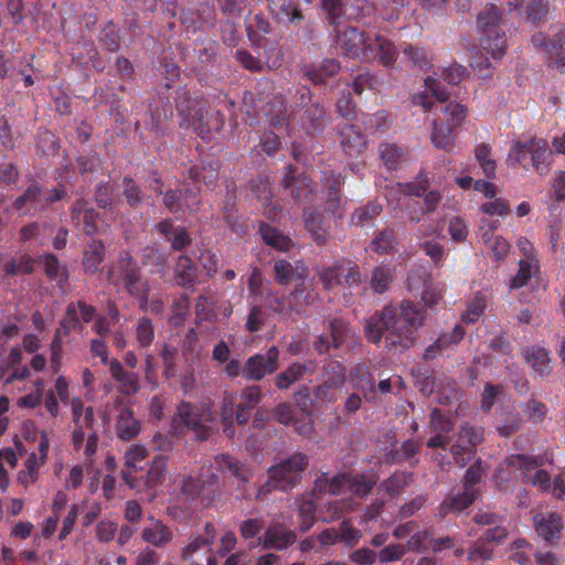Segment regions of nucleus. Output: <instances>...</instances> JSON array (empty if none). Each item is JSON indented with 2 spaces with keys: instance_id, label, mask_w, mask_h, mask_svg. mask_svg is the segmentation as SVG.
Returning <instances> with one entry per match:
<instances>
[{
  "instance_id": "nucleus-26",
  "label": "nucleus",
  "mask_w": 565,
  "mask_h": 565,
  "mask_svg": "<svg viewBox=\"0 0 565 565\" xmlns=\"http://www.w3.org/2000/svg\"><path fill=\"white\" fill-rule=\"evenodd\" d=\"M430 423L436 435L427 441V446L430 448L439 447L445 449L450 444L449 433L452 431L454 427L451 422L439 411L434 409Z\"/></svg>"
},
{
  "instance_id": "nucleus-18",
  "label": "nucleus",
  "mask_w": 565,
  "mask_h": 565,
  "mask_svg": "<svg viewBox=\"0 0 565 565\" xmlns=\"http://www.w3.org/2000/svg\"><path fill=\"white\" fill-rule=\"evenodd\" d=\"M141 540L157 548H163L173 541V530L163 521L154 516H148L147 523L143 525Z\"/></svg>"
},
{
  "instance_id": "nucleus-7",
  "label": "nucleus",
  "mask_w": 565,
  "mask_h": 565,
  "mask_svg": "<svg viewBox=\"0 0 565 565\" xmlns=\"http://www.w3.org/2000/svg\"><path fill=\"white\" fill-rule=\"evenodd\" d=\"M316 299V294L310 282L306 279L296 285L295 290L288 296L277 298L275 305L271 306L273 310L279 315L295 319L301 315L303 307L310 306Z\"/></svg>"
},
{
  "instance_id": "nucleus-19",
  "label": "nucleus",
  "mask_w": 565,
  "mask_h": 565,
  "mask_svg": "<svg viewBox=\"0 0 565 565\" xmlns=\"http://www.w3.org/2000/svg\"><path fill=\"white\" fill-rule=\"evenodd\" d=\"M334 376L327 379L323 384L313 390L315 399L321 404H330L337 401L335 391L341 388L344 384L345 377L342 367L338 363L330 364Z\"/></svg>"
},
{
  "instance_id": "nucleus-43",
  "label": "nucleus",
  "mask_w": 565,
  "mask_h": 565,
  "mask_svg": "<svg viewBox=\"0 0 565 565\" xmlns=\"http://www.w3.org/2000/svg\"><path fill=\"white\" fill-rule=\"evenodd\" d=\"M501 23V14L497 7L484 8L477 18V24L482 32H493Z\"/></svg>"
},
{
  "instance_id": "nucleus-40",
  "label": "nucleus",
  "mask_w": 565,
  "mask_h": 565,
  "mask_svg": "<svg viewBox=\"0 0 565 565\" xmlns=\"http://www.w3.org/2000/svg\"><path fill=\"white\" fill-rule=\"evenodd\" d=\"M475 158L480 164L484 175L488 179H494L497 173V162L492 158V149L489 145L480 143L475 148Z\"/></svg>"
},
{
  "instance_id": "nucleus-23",
  "label": "nucleus",
  "mask_w": 565,
  "mask_h": 565,
  "mask_svg": "<svg viewBox=\"0 0 565 565\" xmlns=\"http://www.w3.org/2000/svg\"><path fill=\"white\" fill-rule=\"evenodd\" d=\"M109 372L111 377L118 383L120 393L132 395L139 391V375L125 371L118 360L114 359L109 361Z\"/></svg>"
},
{
  "instance_id": "nucleus-61",
  "label": "nucleus",
  "mask_w": 565,
  "mask_h": 565,
  "mask_svg": "<svg viewBox=\"0 0 565 565\" xmlns=\"http://www.w3.org/2000/svg\"><path fill=\"white\" fill-rule=\"evenodd\" d=\"M148 452L143 446L134 445L125 454V466L128 469L140 470L139 463L143 461Z\"/></svg>"
},
{
  "instance_id": "nucleus-63",
  "label": "nucleus",
  "mask_w": 565,
  "mask_h": 565,
  "mask_svg": "<svg viewBox=\"0 0 565 565\" xmlns=\"http://www.w3.org/2000/svg\"><path fill=\"white\" fill-rule=\"evenodd\" d=\"M531 139L529 141H514L511 146V149L507 156V162L511 166L516 163H521L526 154L531 151Z\"/></svg>"
},
{
  "instance_id": "nucleus-31",
  "label": "nucleus",
  "mask_w": 565,
  "mask_h": 565,
  "mask_svg": "<svg viewBox=\"0 0 565 565\" xmlns=\"http://www.w3.org/2000/svg\"><path fill=\"white\" fill-rule=\"evenodd\" d=\"M158 231L164 235L174 250H181L191 243V237L184 227H174L171 220H164L157 225Z\"/></svg>"
},
{
  "instance_id": "nucleus-29",
  "label": "nucleus",
  "mask_w": 565,
  "mask_h": 565,
  "mask_svg": "<svg viewBox=\"0 0 565 565\" xmlns=\"http://www.w3.org/2000/svg\"><path fill=\"white\" fill-rule=\"evenodd\" d=\"M477 499V490L475 488L466 487L461 493L448 497L440 504V514L460 513L470 507Z\"/></svg>"
},
{
  "instance_id": "nucleus-51",
  "label": "nucleus",
  "mask_w": 565,
  "mask_h": 565,
  "mask_svg": "<svg viewBox=\"0 0 565 565\" xmlns=\"http://www.w3.org/2000/svg\"><path fill=\"white\" fill-rule=\"evenodd\" d=\"M63 334H70L72 331H81L82 324L77 312V306L72 302L67 306L64 318L60 322L58 329Z\"/></svg>"
},
{
  "instance_id": "nucleus-27",
  "label": "nucleus",
  "mask_w": 565,
  "mask_h": 565,
  "mask_svg": "<svg viewBox=\"0 0 565 565\" xmlns=\"http://www.w3.org/2000/svg\"><path fill=\"white\" fill-rule=\"evenodd\" d=\"M315 371L313 363H292L284 372L275 377V384L278 390H288L291 385L299 382L306 374Z\"/></svg>"
},
{
  "instance_id": "nucleus-54",
  "label": "nucleus",
  "mask_w": 565,
  "mask_h": 565,
  "mask_svg": "<svg viewBox=\"0 0 565 565\" xmlns=\"http://www.w3.org/2000/svg\"><path fill=\"white\" fill-rule=\"evenodd\" d=\"M166 470V459L163 457L154 458L146 476V486L148 488L156 487L163 478Z\"/></svg>"
},
{
  "instance_id": "nucleus-44",
  "label": "nucleus",
  "mask_w": 565,
  "mask_h": 565,
  "mask_svg": "<svg viewBox=\"0 0 565 565\" xmlns=\"http://www.w3.org/2000/svg\"><path fill=\"white\" fill-rule=\"evenodd\" d=\"M175 276L178 284L182 287H189L195 279V266L188 256H180L175 265Z\"/></svg>"
},
{
  "instance_id": "nucleus-11",
  "label": "nucleus",
  "mask_w": 565,
  "mask_h": 565,
  "mask_svg": "<svg viewBox=\"0 0 565 565\" xmlns=\"http://www.w3.org/2000/svg\"><path fill=\"white\" fill-rule=\"evenodd\" d=\"M482 439L483 429L481 427L463 425L457 441L450 447L455 462L459 467H465L473 458L476 447Z\"/></svg>"
},
{
  "instance_id": "nucleus-25",
  "label": "nucleus",
  "mask_w": 565,
  "mask_h": 565,
  "mask_svg": "<svg viewBox=\"0 0 565 565\" xmlns=\"http://www.w3.org/2000/svg\"><path fill=\"white\" fill-rule=\"evenodd\" d=\"M340 145L350 157H358L366 149L364 136L353 125H345L340 129Z\"/></svg>"
},
{
  "instance_id": "nucleus-30",
  "label": "nucleus",
  "mask_w": 565,
  "mask_h": 565,
  "mask_svg": "<svg viewBox=\"0 0 565 565\" xmlns=\"http://www.w3.org/2000/svg\"><path fill=\"white\" fill-rule=\"evenodd\" d=\"M530 148L533 169L540 174H546L550 171V159L552 156L546 140L531 138Z\"/></svg>"
},
{
  "instance_id": "nucleus-49",
  "label": "nucleus",
  "mask_w": 565,
  "mask_h": 565,
  "mask_svg": "<svg viewBox=\"0 0 565 565\" xmlns=\"http://www.w3.org/2000/svg\"><path fill=\"white\" fill-rule=\"evenodd\" d=\"M136 340L141 348H148L154 340V327L151 320L142 317L138 320L136 327Z\"/></svg>"
},
{
  "instance_id": "nucleus-9",
  "label": "nucleus",
  "mask_w": 565,
  "mask_h": 565,
  "mask_svg": "<svg viewBox=\"0 0 565 565\" xmlns=\"http://www.w3.org/2000/svg\"><path fill=\"white\" fill-rule=\"evenodd\" d=\"M279 350L273 345L262 353L249 356L242 367V374L249 381H262L266 375L273 374L279 366Z\"/></svg>"
},
{
  "instance_id": "nucleus-1",
  "label": "nucleus",
  "mask_w": 565,
  "mask_h": 565,
  "mask_svg": "<svg viewBox=\"0 0 565 565\" xmlns=\"http://www.w3.org/2000/svg\"><path fill=\"white\" fill-rule=\"evenodd\" d=\"M424 312L411 301H403L398 312L386 306L377 316L370 317L365 322V334L370 342L380 343L385 334V348L388 350L405 351L414 345L416 331L423 327Z\"/></svg>"
},
{
  "instance_id": "nucleus-12",
  "label": "nucleus",
  "mask_w": 565,
  "mask_h": 565,
  "mask_svg": "<svg viewBox=\"0 0 565 565\" xmlns=\"http://www.w3.org/2000/svg\"><path fill=\"white\" fill-rule=\"evenodd\" d=\"M71 409L74 422V430L72 434V444L75 449L83 446L86 434L94 429V411L93 407H85L79 397H74L71 401Z\"/></svg>"
},
{
  "instance_id": "nucleus-13",
  "label": "nucleus",
  "mask_w": 565,
  "mask_h": 565,
  "mask_svg": "<svg viewBox=\"0 0 565 565\" xmlns=\"http://www.w3.org/2000/svg\"><path fill=\"white\" fill-rule=\"evenodd\" d=\"M509 463L511 467L520 470L532 486L539 487L543 491H547L551 488L548 473L545 470L536 469L543 465L542 460L525 455H513L509 458Z\"/></svg>"
},
{
  "instance_id": "nucleus-39",
  "label": "nucleus",
  "mask_w": 565,
  "mask_h": 565,
  "mask_svg": "<svg viewBox=\"0 0 565 565\" xmlns=\"http://www.w3.org/2000/svg\"><path fill=\"white\" fill-rule=\"evenodd\" d=\"M340 68L335 60H324L318 68H306L305 75L313 84H322L328 77L333 76Z\"/></svg>"
},
{
  "instance_id": "nucleus-2",
  "label": "nucleus",
  "mask_w": 565,
  "mask_h": 565,
  "mask_svg": "<svg viewBox=\"0 0 565 565\" xmlns=\"http://www.w3.org/2000/svg\"><path fill=\"white\" fill-rule=\"evenodd\" d=\"M177 110L181 117V127L193 128L203 139L224 125V116L220 110L211 108L204 99H191L186 93H181L177 99Z\"/></svg>"
},
{
  "instance_id": "nucleus-3",
  "label": "nucleus",
  "mask_w": 565,
  "mask_h": 565,
  "mask_svg": "<svg viewBox=\"0 0 565 565\" xmlns=\"http://www.w3.org/2000/svg\"><path fill=\"white\" fill-rule=\"evenodd\" d=\"M119 278L116 279L110 273L109 279L116 286L127 291L130 296L138 300L140 310L148 311V296L150 292V285L146 278L141 276L140 269L129 252L120 254L118 260Z\"/></svg>"
},
{
  "instance_id": "nucleus-36",
  "label": "nucleus",
  "mask_w": 565,
  "mask_h": 565,
  "mask_svg": "<svg viewBox=\"0 0 565 565\" xmlns=\"http://www.w3.org/2000/svg\"><path fill=\"white\" fill-rule=\"evenodd\" d=\"M215 461L221 470L237 478L242 482H247L252 477L250 470L245 466L239 465L238 461H236L230 455L217 456L215 458Z\"/></svg>"
},
{
  "instance_id": "nucleus-10",
  "label": "nucleus",
  "mask_w": 565,
  "mask_h": 565,
  "mask_svg": "<svg viewBox=\"0 0 565 565\" xmlns=\"http://www.w3.org/2000/svg\"><path fill=\"white\" fill-rule=\"evenodd\" d=\"M217 477L212 472L210 467L202 468L200 479L192 476L182 478L181 491L184 501L198 500L202 495L201 503H210L212 495L215 492Z\"/></svg>"
},
{
  "instance_id": "nucleus-55",
  "label": "nucleus",
  "mask_w": 565,
  "mask_h": 565,
  "mask_svg": "<svg viewBox=\"0 0 565 565\" xmlns=\"http://www.w3.org/2000/svg\"><path fill=\"white\" fill-rule=\"evenodd\" d=\"M404 54L409 58L414 66L426 70L430 66L431 56L422 47L407 45L404 47Z\"/></svg>"
},
{
  "instance_id": "nucleus-14",
  "label": "nucleus",
  "mask_w": 565,
  "mask_h": 565,
  "mask_svg": "<svg viewBox=\"0 0 565 565\" xmlns=\"http://www.w3.org/2000/svg\"><path fill=\"white\" fill-rule=\"evenodd\" d=\"M178 416L186 427L201 430V438L207 436L211 424L214 422L213 413L209 406L198 408L185 402L178 406Z\"/></svg>"
},
{
  "instance_id": "nucleus-52",
  "label": "nucleus",
  "mask_w": 565,
  "mask_h": 565,
  "mask_svg": "<svg viewBox=\"0 0 565 565\" xmlns=\"http://www.w3.org/2000/svg\"><path fill=\"white\" fill-rule=\"evenodd\" d=\"M117 532V523L109 519H104L96 525L95 537L100 543H110L116 539Z\"/></svg>"
},
{
  "instance_id": "nucleus-48",
  "label": "nucleus",
  "mask_w": 565,
  "mask_h": 565,
  "mask_svg": "<svg viewBox=\"0 0 565 565\" xmlns=\"http://www.w3.org/2000/svg\"><path fill=\"white\" fill-rule=\"evenodd\" d=\"M539 271V264L519 260V270L510 280V288L518 289L525 286L530 278Z\"/></svg>"
},
{
  "instance_id": "nucleus-4",
  "label": "nucleus",
  "mask_w": 565,
  "mask_h": 565,
  "mask_svg": "<svg viewBox=\"0 0 565 565\" xmlns=\"http://www.w3.org/2000/svg\"><path fill=\"white\" fill-rule=\"evenodd\" d=\"M308 463L309 458L306 455L296 452L280 463L270 467L268 469V480L266 484L259 489V494L266 493L270 489L287 491L294 488Z\"/></svg>"
},
{
  "instance_id": "nucleus-24",
  "label": "nucleus",
  "mask_w": 565,
  "mask_h": 565,
  "mask_svg": "<svg viewBox=\"0 0 565 565\" xmlns=\"http://www.w3.org/2000/svg\"><path fill=\"white\" fill-rule=\"evenodd\" d=\"M275 277L278 284L287 285L291 281L299 284L300 281L307 278L308 269L307 267L297 262L295 265L287 260H278L274 266Z\"/></svg>"
},
{
  "instance_id": "nucleus-17",
  "label": "nucleus",
  "mask_w": 565,
  "mask_h": 565,
  "mask_svg": "<svg viewBox=\"0 0 565 565\" xmlns=\"http://www.w3.org/2000/svg\"><path fill=\"white\" fill-rule=\"evenodd\" d=\"M297 535L294 531L284 527L280 524L269 526L263 537H257L256 542H250V548L262 545L265 550H285L296 542Z\"/></svg>"
},
{
  "instance_id": "nucleus-21",
  "label": "nucleus",
  "mask_w": 565,
  "mask_h": 565,
  "mask_svg": "<svg viewBox=\"0 0 565 565\" xmlns=\"http://www.w3.org/2000/svg\"><path fill=\"white\" fill-rule=\"evenodd\" d=\"M425 87L430 95L427 92H419L414 94L412 97V103L423 107L425 110H429L434 106L431 96H434L438 102H446L449 98V92L443 87L438 78L434 76L425 78Z\"/></svg>"
},
{
  "instance_id": "nucleus-41",
  "label": "nucleus",
  "mask_w": 565,
  "mask_h": 565,
  "mask_svg": "<svg viewBox=\"0 0 565 565\" xmlns=\"http://www.w3.org/2000/svg\"><path fill=\"white\" fill-rule=\"evenodd\" d=\"M104 260V245L99 241H94L85 250L83 265L87 274H94L99 269Z\"/></svg>"
},
{
  "instance_id": "nucleus-59",
  "label": "nucleus",
  "mask_w": 565,
  "mask_h": 565,
  "mask_svg": "<svg viewBox=\"0 0 565 565\" xmlns=\"http://www.w3.org/2000/svg\"><path fill=\"white\" fill-rule=\"evenodd\" d=\"M343 1L345 2L344 15H348L349 18L356 19L370 15L374 11L373 4L367 0H353L352 3H349L348 0Z\"/></svg>"
},
{
  "instance_id": "nucleus-35",
  "label": "nucleus",
  "mask_w": 565,
  "mask_h": 565,
  "mask_svg": "<svg viewBox=\"0 0 565 565\" xmlns=\"http://www.w3.org/2000/svg\"><path fill=\"white\" fill-rule=\"evenodd\" d=\"M19 457L12 448L0 449V489L6 492L10 484L9 471L14 469Z\"/></svg>"
},
{
  "instance_id": "nucleus-46",
  "label": "nucleus",
  "mask_w": 565,
  "mask_h": 565,
  "mask_svg": "<svg viewBox=\"0 0 565 565\" xmlns=\"http://www.w3.org/2000/svg\"><path fill=\"white\" fill-rule=\"evenodd\" d=\"M317 276L326 290H332L342 281L339 262L334 263L332 266L318 267Z\"/></svg>"
},
{
  "instance_id": "nucleus-32",
  "label": "nucleus",
  "mask_w": 565,
  "mask_h": 565,
  "mask_svg": "<svg viewBox=\"0 0 565 565\" xmlns=\"http://www.w3.org/2000/svg\"><path fill=\"white\" fill-rule=\"evenodd\" d=\"M72 213L73 218L77 222L78 225L82 222L83 231L86 234L93 235L97 232V213L92 207H88L85 201H77L72 209Z\"/></svg>"
},
{
  "instance_id": "nucleus-58",
  "label": "nucleus",
  "mask_w": 565,
  "mask_h": 565,
  "mask_svg": "<svg viewBox=\"0 0 565 565\" xmlns=\"http://www.w3.org/2000/svg\"><path fill=\"white\" fill-rule=\"evenodd\" d=\"M379 150L382 161L388 169H395L396 164L403 157L402 149L395 145L383 143L380 146Z\"/></svg>"
},
{
  "instance_id": "nucleus-8",
  "label": "nucleus",
  "mask_w": 565,
  "mask_h": 565,
  "mask_svg": "<svg viewBox=\"0 0 565 565\" xmlns=\"http://www.w3.org/2000/svg\"><path fill=\"white\" fill-rule=\"evenodd\" d=\"M480 49L471 50L470 65L480 72L482 77L491 75L489 58L500 60L507 49L504 38H479Z\"/></svg>"
},
{
  "instance_id": "nucleus-57",
  "label": "nucleus",
  "mask_w": 565,
  "mask_h": 565,
  "mask_svg": "<svg viewBox=\"0 0 565 565\" xmlns=\"http://www.w3.org/2000/svg\"><path fill=\"white\" fill-rule=\"evenodd\" d=\"M381 211V205L376 203H369L355 210V212L352 214L351 222L354 225H363L365 222L380 215Z\"/></svg>"
},
{
  "instance_id": "nucleus-38",
  "label": "nucleus",
  "mask_w": 565,
  "mask_h": 565,
  "mask_svg": "<svg viewBox=\"0 0 565 565\" xmlns=\"http://www.w3.org/2000/svg\"><path fill=\"white\" fill-rule=\"evenodd\" d=\"M305 224L308 231L312 234L313 239L322 245L327 242V230L323 216L312 211H305Z\"/></svg>"
},
{
  "instance_id": "nucleus-22",
  "label": "nucleus",
  "mask_w": 565,
  "mask_h": 565,
  "mask_svg": "<svg viewBox=\"0 0 565 565\" xmlns=\"http://www.w3.org/2000/svg\"><path fill=\"white\" fill-rule=\"evenodd\" d=\"M202 537H194L183 550L182 557L190 561L191 565H217L215 556L207 553L210 546Z\"/></svg>"
},
{
  "instance_id": "nucleus-62",
  "label": "nucleus",
  "mask_w": 565,
  "mask_h": 565,
  "mask_svg": "<svg viewBox=\"0 0 565 565\" xmlns=\"http://www.w3.org/2000/svg\"><path fill=\"white\" fill-rule=\"evenodd\" d=\"M44 270L52 279L63 281L66 279V270L54 255H46L43 258Z\"/></svg>"
},
{
  "instance_id": "nucleus-33",
  "label": "nucleus",
  "mask_w": 565,
  "mask_h": 565,
  "mask_svg": "<svg viewBox=\"0 0 565 565\" xmlns=\"http://www.w3.org/2000/svg\"><path fill=\"white\" fill-rule=\"evenodd\" d=\"M163 203L170 212L177 213L191 209L193 205L198 204V200L193 192L190 193L189 200L188 195L183 194L181 191L169 190L163 195Z\"/></svg>"
},
{
  "instance_id": "nucleus-37",
  "label": "nucleus",
  "mask_w": 565,
  "mask_h": 565,
  "mask_svg": "<svg viewBox=\"0 0 565 565\" xmlns=\"http://www.w3.org/2000/svg\"><path fill=\"white\" fill-rule=\"evenodd\" d=\"M259 233L264 242L274 248L286 252L290 248L291 241L288 236L281 234L277 228L265 223H260Z\"/></svg>"
},
{
  "instance_id": "nucleus-34",
  "label": "nucleus",
  "mask_w": 565,
  "mask_h": 565,
  "mask_svg": "<svg viewBox=\"0 0 565 565\" xmlns=\"http://www.w3.org/2000/svg\"><path fill=\"white\" fill-rule=\"evenodd\" d=\"M526 362L540 375L548 374L551 371L550 352L541 347H532L525 352Z\"/></svg>"
},
{
  "instance_id": "nucleus-20",
  "label": "nucleus",
  "mask_w": 565,
  "mask_h": 565,
  "mask_svg": "<svg viewBox=\"0 0 565 565\" xmlns=\"http://www.w3.org/2000/svg\"><path fill=\"white\" fill-rule=\"evenodd\" d=\"M533 521L537 534L548 543L558 540L564 529V522L557 513H537Z\"/></svg>"
},
{
  "instance_id": "nucleus-42",
  "label": "nucleus",
  "mask_w": 565,
  "mask_h": 565,
  "mask_svg": "<svg viewBox=\"0 0 565 565\" xmlns=\"http://www.w3.org/2000/svg\"><path fill=\"white\" fill-rule=\"evenodd\" d=\"M431 141L436 148L450 151L455 143V139L451 135V126L435 121Z\"/></svg>"
},
{
  "instance_id": "nucleus-15",
  "label": "nucleus",
  "mask_w": 565,
  "mask_h": 565,
  "mask_svg": "<svg viewBox=\"0 0 565 565\" xmlns=\"http://www.w3.org/2000/svg\"><path fill=\"white\" fill-rule=\"evenodd\" d=\"M328 326L330 334H322L315 342V349L319 352V354L327 353L331 343L334 348H339L347 340L354 335L349 324L342 318L330 317L328 320Z\"/></svg>"
},
{
  "instance_id": "nucleus-45",
  "label": "nucleus",
  "mask_w": 565,
  "mask_h": 565,
  "mask_svg": "<svg viewBox=\"0 0 565 565\" xmlns=\"http://www.w3.org/2000/svg\"><path fill=\"white\" fill-rule=\"evenodd\" d=\"M398 242L392 230L381 231L372 241L371 249L379 254H387L395 250Z\"/></svg>"
},
{
  "instance_id": "nucleus-6",
  "label": "nucleus",
  "mask_w": 565,
  "mask_h": 565,
  "mask_svg": "<svg viewBox=\"0 0 565 565\" xmlns=\"http://www.w3.org/2000/svg\"><path fill=\"white\" fill-rule=\"evenodd\" d=\"M375 483L376 480L374 478L362 475H339L331 480L326 475H322L316 481V490L333 495L344 494L349 491L362 498L370 493Z\"/></svg>"
},
{
  "instance_id": "nucleus-47",
  "label": "nucleus",
  "mask_w": 565,
  "mask_h": 565,
  "mask_svg": "<svg viewBox=\"0 0 565 565\" xmlns=\"http://www.w3.org/2000/svg\"><path fill=\"white\" fill-rule=\"evenodd\" d=\"M30 205H33L35 207L44 206V204L42 203V191L36 184L30 185L23 192V194L17 198L13 202V206L17 210H23Z\"/></svg>"
},
{
  "instance_id": "nucleus-60",
  "label": "nucleus",
  "mask_w": 565,
  "mask_h": 565,
  "mask_svg": "<svg viewBox=\"0 0 565 565\" xmlns=\"http://www.w3.org/2000/svg\"><path fill=\"white\" fill-rule=\"evenodd\" d=\"M354 377L358 388L364 393L365 398H373L375 386L370 372L364 367L358 369Z\"/></svg>"
},
{
  "instance_id": "nucleus-5",
  "label": "nucleus",
  "mask_w": 565,
  "mask_h": 565,
  "mask_svg": "<svg viewBox=\"0 0 565 565\" xmlns=\"http://www.w3.org/2000/svg\"><path fill=\"white\" fill-rule=\"evenodd\" d=\"M344 46L347 53L353 57H379L386 66L392 65L397 56L394 44L386 38H350Z\"/></svg>"
},
{
  "instance_id": "nucleus-53",
  "label": "nucleus",
  "mask_w": 565,
  "mask_h": 565,
  "mask_svg": "<svg viewBox=\"0 0 565 565\" xmlns=\"http://www.w3.org/2000/svg\"><path fill=\"white\" fill-rule=\"evenodd\" d=\"M393 279V271L390 267H377L373 271L371 287L374 291L382 294L387 290Z\"/></svg>"
},
{
  "instance_id": "nucleus-28",
  "label": "nucleus",
  "mask_w": 565,
  "mask_h": 565,
  "mask_svg": "<svg viewBox=\"0 0 565 565\" xmlns=\"http://www.w3.org/2000/svg\"><path fill=\"white\" fill-rule=\"evenodd\" d=\"M116 433L121 440H130L140 433V423L134 417L132 411L120 404L116 420Z\"/></svg>"
},
{
  "instance_id": "nucleus-50",
  "label": "nucleus",
  "mask_w": 565,
  "mask_h": 565,
  "mask_svg": "<svg viewBox=\"0 0 565 565\" xmlns=\"http://www.w3.org/2000/svg\"><path fill=\"white\" fill-rule=\"evenodd\" d=\"M274 9L275 10L273 12L280 21L296 22L302 19L300 11L294 3V0H280Z\"/></svg>"
},
{
  "instance_id": "nucleus-56",
  "label": "nucleus",
  "mask_w": 565,
  "mask_h": 565,
  "mask_svg": "<svg viewBox=\"0 0 565 565\" xmlns=\"http://www.w3.org/2000/svg\"><path fill=\"white\" fill-rule=\"evenodd\" d=\"M339 270L341 271V279L349 286H358L362 280V275L359 267L350 260H340Z\"/></svg>"
},
{
  "instance_id": "nucleus-16",
  "label": "nucleus",
  "mask_w": 565,
  "mask_h": 565,
  "mask_svg": "<svg viewBox=\"0 0 565 565\" xmlns=\"http://www.w3.org/2000/svg\"><path fill=\"white\" fill-rule=\"evenodd\" d=\"M533 43L550 67L565 73V49L562 38H533Z\"/></svg>"
},
{
  "instance_id": "nucleus-64",
  "label": "nucleus",
  "mask_w": 565,
  "mask_h": 565,
  "mask_svg": "<svg viewBox=\"0 0 565 565\" xmlns=\"http://www.w3.org/2000/svg\"><path fill=\"white\" fill-rule=\"evenodd\" d=\"M463 328L459 324H456L451 332H445L440 334L437 341L439 342L444 351H447L456 347L463 339Z\"/></svg>"
}]
</instances>
